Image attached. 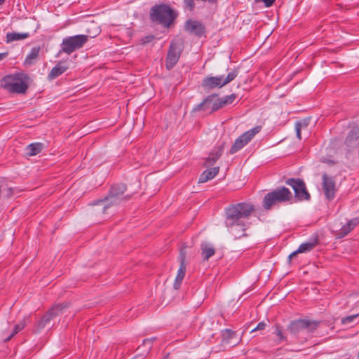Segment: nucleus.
<instances>
[{
	"mask_svg": "<svg viewBox=\"0 0 359 359\" xmlns=\"http://www.w3.org/2000/svg\"><path fill=\"white\" fill-rule=\"evenodd\" d=\"M255 210L253 204L245 202L231 204L226 208L225 226L235 238L247 236L245 231L249 225L248 221Z\"/></svg>",
	"mask_w": 359,
	"mask_h": 359,
	"instance_id": "nucleus-1",
	"label": "nucleus"
},
{
	"mask_svg": "<svg viewBox=\"0 0 359 359\" xmlns=\"http://www.w3.org/2000/svg\"><path fill=\"white\" fill-rule=\"evenodd\" d=\"M319 325V321L298 319L291 321L287 329L291 335L299 339L300 342H303L311 338Z\"/></svg>",
	"mask_w": 359,
	"mask_h": 359,
	"instance_id": "nucleus-2",
	"label": "nucleus"
},
{
	"mask_svg": "<svg viewBox=\"0 0 359 359\" xmlns=\"http://www.w3.org/2000/svg\"><path fill=\"white\" fill-rule=\"evenodd\" d=\"M29 76L19 72L7 75L0 81V86L11 93L25 94L29 88Z\"/></svg>",
	"mask_w": 359,
	"mask_h": 359,
	"instance_id": "nucleus-3",
	"label": "nucleus"
},
{
	"mask_svg": "<svg viewBox=\"0 0 359 359\" xmlns=\"http://www.w3.org/2000/svg\"><path fill=\"white\" fill-rule=\"evenodd\" d=\"M293 198L292 192L289 189L281 187L267 193L262 201L264 210H271L274 206L287 202L292 203Z\"/></svg>",
	"mask_w": 359,
	"mask_h": 359,
	"instance_id": "nucleus-4",
	"label": "nucleus"
},
{
	"mask_svg": "<svg viewBox=\"0 0 359 359\" xmlns=\"http://www.w3.org/2000/svg\"><path fill=\"white\" fill-rule=\"evenodd\" d=\"M149 17L152 22L168 28L177 18V14L169 6L163 4L154 6L150 10Z\"/></svg>",
	"mask_w": 359,
	"mask_h": 359,
	"instance_id": "nucleus-5",
	"label": "nucleus"
},
{
	"mask_svg": "<svg viewBox=\"0 0 359 359\" xmlns=\"http://www.w3.org/2000/svg\"><path fill=\"white\" fill-rule=\"evenodd\" d=\"M100 32V30L97 27L94 35L79 34L63 39L62 43L60 44L61 48L59 53H65L67 55L72 54L75 50L81 48L88 41L89 38L95 37Z\"/></svg>",
	"mask_w": 359,
	"mask_h": 359,
	"instance_id": "nucleus-6",
	"label": "nucleus"
},
{
	"mask_svg": "<svg viewBox=\"0 0 359 359\" xmlns=\"http://www.w3.org/2000/svg\"><path fill=\"white\" fill-rule=\"evenodd\" d=\"M238 74V71L236 69H232L224 77L223 75L217 76H207L203 79L202 81V86L205 89L212 90L215 88H222L227 83L232 81Z\"/></svg>",
	"mask_w": 359,
	"mask_h": 359,
	"instance_id": "nucleus-7",
	"label": "nucleus"
},
{
	"mask_svg": "<svg viewBox=\"0 0 359 359\" xmlns=\"http://www.w3.org/2000/svg\"><path fill=\"white\" fill-rule=\"evenodd\" d=\"M184 50V41L182 39L171 41L165 60V67L172 69L179 61Z\"/></svg>",
	"mask_w": 359,
	"mask_h": 359,
	"instance_id": "nucleus-8",
	"label": "nucleus"
},
{
	"mask_svg": "<svg viewBox=\"0 0 359 359\" xmlns=\"http://www.w3.org/2000/svg\"><path fill=\"white\" fill-rule=\"evenodd\" d=\"M126 191V185L125 184H116L111 187L109 190V195L104 200L100 202H104L102 208V212H107V210L112 205H118L122 199L120 198Z\"/></svg>",
	"mask_w": 359,
	"mask_h": 359,
	"instance_id": "nucleus-9",
	"label": "nucleus"
},
{
	"mask_svg": "<svg viewBox=\"0 0 359 359\" xmlns=\"http://www.w3.org/2000/svg\"><path fill=\"white\" fill-rule=\"evenodd\" d=\"M261 130L260 126H256L239 136L231 146L229 154H233L244 147Z\"/></svg>",
	"mask_w": 359,
	"mask_h": 359,
	"instance_id": "nucleus-10",
	"label": "nucleus"
},
{
	"mask_svg": "<svg viewBox=\"0 0 359 359\" xmlns=\"http://www.w3.org/2000/svg\"><path fill=\"white\" fill-rule=\"evenodd\" d=\"M286 184L290 186L294 191L297 201H309L311 198L304 182L301 179L290 178L285 181Z\"/></svg>",
	"mask_w": 359,
	"mask_h": 359,
	"instance_id": "nucleus-11",
	"label": "nucleus"
},
{
	"mask_svg": "<svg viewBox=\"0 0 359 359\" xmlns=\"http://www.w3.org/2000/svg\"><path fill=\"white\" fill-rule=\"evenodd\" d=\"M217 95H218L216 93L208 95L202 102L196 105L193 108L192 111L196 112L199 111H206L208 109L209 104H210L211 103H212V104L211 107L210 114L215 112L220 109L221 108L224 107L220 98H217L213 102L214 98L217 97Z\"/></svg>",
	"mask_w": 359,
	"mask_h": 359,
	"instance_id": "nucleus-12",
	"label": "nucleus"
},
{
	"mask_svg": "<svg viewBox=\"0 0 359 359\" xmlns=\"http://www.w3.org/2000/svg\"><path fill=\"white\" fill-rule=\"evenodd\" d=\"M68 306L67 304H56L44 314L38 323L39 328H43L52 319L62 313V310Z\"/></svg>",
	"mask_w": 359,
	"mask_h": 359,
	"instance_id": "nucleus-13",
	"label": "nucleus"
},
{
	"mask_svg": "<svg viewBox=\"0 0 359 359\" xmlns=\"http://www.w3.org/2000/svg\"><path fill=\"white\" fill-rule=\"evenodd\" d=\"M178 259L180 261V267L177 271V273L175 280L173 283V287L175 290H179L182 280L185 276L187 266H186V252L184 250L180 251Z\"/></svg>",
	"mask_w": 359,
	"mask_h": 359,
	"instance_id": "nucleus-14",
	"label": "nucleus"
},
{
	"mask_svg": "<svg viewBox=\"0 0 359 359\" xmlns=\"http://www.w3.org/2000/svg\"><path fill=\"white\" fill-rule=\"evenodd\" d=\"M323 179V189L325 196V198L328 201H332L335 197V193L337 191L335 182L332 177H329L326 173H323L322 176Z\"/></svg>",
	"mask_w": 359,
	"mask_h": 359,
	"instance_id": "nucleus-15",
	"label": "nucleus"
},
{
	"mask_svg": "<svg viewBox=\"0 0 359 359\" xmlns=\"http://www.w3.org/2000/svg\"><path fill=\"white\" fill-rule=\"evenodd\" d=\"M185 30L191 34H194L198 37L202 36L205 33V27L197 20H189L184 25Z\"/></svg>",
	"mask_w": 359,
	"mask_h": 359,
	"instance_id": "nucleus-16",
	"label": "nucleus"
},
{
	"mask_svg": "<svg viewBox=\"0 0 359 359\" xmlns=\"http://www.w3.org/2000/svg\"><path fill=\"white\" fill-rule=\"evenodd\" d=\"M67 69L68 67L66 65L65 62L64 61H60L54 67H53L50 73L48 74V79L49 81H52L62 75Z\"/></svg>",
	"mask_w": 359,
	"mask_h": 359,
	"instance_id": "nucleus-17",
	"label": "nucleus"
},
{
	"mask_svg": "<svg viewBox=\"0 0 359 359\" xmlns=\"http://www.w3.org/2000/svg\"><path fill=\"white\" fill-rule=\"evenodd\" d=\"M224 147L225 143L222 142L220 145L215 148L206 159L207 165H212L220 158L224 151Z\"/></svg>",
	"mask_w": 359,
	"mask_h": 359,
	"instance_id": "nucleus-18",
	"label": "nucleus"
},
{
	"mask_svg": "<svg viewBox=\"0 0 359 359\" xmlns=\"http://www.w3.org/2000/svg\"><path fill=\"white\" fill-rule=\"evenodd\" d=\"M219 170V167H214L204 170L199 177L198 183H205L213 179L218 174Z\"/></svg>",
	"mask_w": 359,
	"mask_h": 359,
	"instance_id": "nucleus-19",
	"label": "nucleus"
},
{
	"mask_svg": "<svg viewBox=\"0 0 359 359\" xmlns=\"http://www.w3.org/2000/svg\"><path fill=\"white\" fill-rule=\"evenodd\" d=\"M359 224V218L355 217L351 219L346 224L344 225L339 233V237L346 236L351 231Z\"/></svg>",
	"mask_w": 359,
	"mask_h": 359,
	"instance_id": "nucleus-20",
	"label": "nucleus"
},
{
	"mask_svg": "<svg viewBox=\"0 0 359 359\" xmlns=\"http://www.w3.org/2000/svg\"><path fill=\"white\" fill-rule=\"evenodd\" d=\"M201 256L203 260H208L210 257L215 253V248L209 243H202L201 245Z\"/></svg>",
	"mask_w": 359,
	"mask_h": 359,
	"instance_id": "nucleus-21",
	"label": "nucleus"
},
{
	"mask_svg": "<svg viewBox=\"0 0 359 359\" xmlns=\"http://www.w3.org/2000/svg\"><path fill=\"white\" fill-rule=\"evenodd\" d=\"M43 148V144L40 142H34L27 145L25 148L26 154L33 156L39 154Z\"/></svg>",
	"mask_w": 359,
	"mask_h": 359,
	"instance_id": "nucleus-22",
	"label": "nucleus"
},
{
	"mask_svg": "<svg viewBox=\"0 0 359 359\" xmlns=\"http://www.w3.org/2000/svg\"><path fill=\"white\" fill-rule=\"evenodd\" d=\"M359 138V126L353 128L347 135L345 143L348 147H353Z\"/></svg>",
	"mask_w": 359,
	"mask_h": 359,
	"instance_id": "nucleus-23",
	"label": "nucleus"
},
{
	"mask_svg": "<svg viewBox=\"0 0 359 359\" xmlns=\"http://www.w3.org/2000/svg\"><path fill=\"white\" fill-rule=\"evenodd\" d=\"M30 34L28 32L26 33H16V32H8L6 34V42L11 43L14 41H20L28 38Z\"/></svg>",
	"mask_w": 359,
	"mask_h": 359,
	"instance_id": "nucleus-24",
	"label": "nucleus"
},
{
	"mask_svg": "<svg viewBox=\"0 0 359 359\" xmlns=\"http://www.w3.org/2000/svg\"><path fill=\"white\" fill-rule=\"evenodd\" d=\"M318 243V239L315 238L312 241L302 243L298 248V252H307L313 250Z\"/></svg>",
	"mask_w": 359,
	"mask_h": 359,
	"instance_id": "nucleus-25",
	"label": "nucleus"
},
{
	"mask_svg": "<svg viewBox=\"0 0 359 359\" xmlns=\"http://www.w3.org/2000/svg\"><path fill=\"white\" fill-rule=\"evenodd\" d=\"M39 47H34L32 48L29 53L27 55L25 60V64L31 65L34 63V60L37 59L39 55Z\"/></svg>",
	"mask_w": 359,
	"mask_h": 359,
	"instance_id": "nucleus-26",
	"label": "nucleus"
},
{
	"mask_svg": "<svg viewBox=\"0 0 359 359\" xmlns=\"http://www.w3.org/2000/svg\"><path fill=\"white\" fill-rule=\"evenodd\" d=\"M273 333L276 337H278V340H277L278 344H280L282 341H287V338L285 335L283 327L281 325H280L278 324L275 325L274 331Z\"/></svg>",
	"mask_w": 359,
	"mask_h": 359,
	"instance_id": "nucleus-27",
	"label": "nucleus"
},
{
	"mask_svg": "<svg viewBox=\"0 0 359 359\" xmlns=\"http://www.w3.org/2000/svg\"><path fill=\"white\" fill-rule=\"evenodd\" d=\"M26 326L25 319L24 318L18 324L15 325L13 331L7 337L4 339V342L9 341L16 334L22 330Z\"/></svg>",
	"mask_w": 359,
	"mask_h": 359,
	"instance_id": "nucleus-28",
	"label": "nucleus"
},
{
	"mask_svg": "<svg viewBox=\"0 0 359 359\" xmlns=\"http://www.w3.org/2000/svg\"><path fill=\"white\" fill-rule=\"evenodd\" d=\"M156 339V337H151V338H149V339H144L143 340V342H142V344L141 346H140L138 347V348H141L142 347H145V351L149 352L151 348H152V345H153V342Z\"/></svg>",
	"mask_w": 359,
	"mask_h": 359,
	"instance_id": "nucleus-29",
	"label": "nucleus"
},
{
	"mask_svg": "<svg viewBox=\"0 0 359 359\" xmlns=\"http://www.w3.org/2000/svg\"><path fill=\"white\" fill-rule=\"evenodd\" d=\"M236 98V95L235 93H232L229 95H226L223 97H220V100L222 102L223 106L224 107L226 105L232 104Z\"/></svg>",
	"mask_w": 359,
	"mask_h": 359,
	"instance_id": "nucleus-30",
	"label": "nucleus"
},
{
	"mask_svg": "<svg viewBox=\"0 0 359 359\" xmlns=\"http://www.w3.org/2000/svg\"><path fill=\"white\" fill-rule=\"evenodd\" d=\"M358 316V314L355 315H351L346 316L345 318H343L341 319V324L342 325H346L352 323L357 317Z\"/></svg>",
	"mask_w": 359,
	"mask_h": 359,
	"instance_id": "nucleus-31",
	"label": "nucleus"
},
{
	"mask_svg": "<svg viewBox=\"0 0 359 359\" xmlns=\"http://www.w3.org/2000/svg\"><path fill=\"white\" fill-rule=\"evenodd\" d=\"M266 326V323L260 322L257 324V327L252 330V332L263 330L265 329Z\"/></svg>",
	"mask_w": 359,
	"mask_h": 359,
	"instance_id": "nucleus-32",
	"label": "nucleus"
},
{
	"mask_svg": "<svg viewBox=\"0 0 359 359\" xmlns=\"http://www.w3.org/2000/svg\"><path fill=\"white\" fill-rule=\"evenodd\" d=\"M301 126H302V124L300 123H296V124H295V130H296L297 137H298L299 140L302 139V136H301Z\"/></svg>",
	"mask_w": 359,
	"mask_h": 359,
	"instance_id": "nucleus-33",
	"label": "nucleus"
},
{
	"mask_svg": "<svg viewBox=\"0 0 359 359\" xmlns=\"http://www.w3.org/2000/svg\"><path fill=\"white\" fill-rule=\"evenodd\" d=\"M264 3L265 6L270 7L271 6L276 0H262Z\"/></svg>",
	"mask_w": 359,
	"mask_h": 359,
	"instance_id": "nucleus-34",
	"label": "nucleus"
},
{
	"mask_svg": "<svg viewBox=\"0 0 359 359\" xmlns=\"http://www.w3.org/2000/svg\"><path fill=\"white\" fill-rule=\"evenodd\" d=\"M8 55V52L0 53V61H1L4 59H5Z\"/></svg>",
	"mask_w": 359,
	"mask_h": 359,
	"instance_id": "nucleus-35",
	"label": "nucleus"
},
{
	"mask_svg": "<svg viewBox=\"0 0 359 359\" xmlns=\"http://www.w3.org/2000/svg\"><path fill=\"white\" fill-rule=\"evenodd\" d=\"M298 253H301L300 252H298V249H297L296 251H294V252H293L292 253H291V254L288 256V259H289V260H291V259H292L294 256L297 255Z\"/></svg>",
	"mask_w": 359,
	"mask_h": 359,
	"instance_id": "nucleus-36",
	"label": "nucleus"
},
{
	"mask_svg": "<svg viewBox=\"0 0 359 359\" xmlns=\"http://www.w3.org/2000/svg\"><path fill=\"white\" fill-rule=\"evenodd\" d=\"M145 39H146V40L144 41V43L149 42L154 39V36H146Z\"/></svg>",
	"mask_w": 359,
	"mask_h": 359,
	"instance_id": "nucleus-37",
	"label": "nucleus"
},
{
	"mask_svg": "<svg viewBox=\"0 0 359 359\" xmlns=\"http://www.w3.org/2000/svg\"><path fill=\"white\" fill-rule=\"evenodd\" d=\"M6 0H0V6L3 5L5 3Z\"/></svg>",
	"mask_w": 359,
	"mask_h": 359,
	"instance_id": "nucleus-38",
	"label": "nucleus"
},
{
	"mask_svg": "<svg viewBox=\"0 0 359 359\" xmlns=\"http://www.w3.org/2000/svg\"><path fill=\"white\" fill-rule=\"evenodd\" d=\"M358 359H359V353H358Z\"/></svg>",
	"mask_w": 359,
	"mask_h": 359,
	"instance_id": "nucleus-39",
	"label": "nucleus"
},
{
	"mask_svg": "<svg viewBox=\"0 0 359 359\" xmlns=\"http://www.w3.org/2000/svg\"><path fill=\"white\" fill-rule=\"evenodd\" d=\"M358 316H359V313H358Z\"/></svg>",
	"mask_w": 359,
	"mask_h": 359,
	"instance_id": "nucleus-40",
	"label": "nucleus"
}]
</instances>
